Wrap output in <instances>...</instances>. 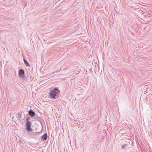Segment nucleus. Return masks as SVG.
I'll return each mask as SVG.
<instances>
[{
	"mask_svg": "<svg viewBox=\"0 0 152 152\" xmlns=\"http://www.w3.org/2000/svg\"><path fill=\"white\" fill-rule=\"evenodd\" d=\"M48 137V135L47 133H45L41 137V139L42 140H47Z\"/></svg>",
	"mask_w": 152,
	"mask_h": 152,
	"instance_id": "obj_4",
	"label": "nucleus"
},
{
	"mask_svg": "<svg viewBox=\"0 0 152 152\" xmlns=\"http://www.w3.org/2000/svg\"><path fill=\"white\" fill-rule=\"evenodd\" d=\"M26 128L27 130L30 132H31L33 129L31 128V123L29 121H26Z\"/></svg>",
	"mask_w": 152,
	"mask_h": 152,
	"instance_id": "obj_2",
	"label": "nucleus"
},
{
	"mask_svg": "<svg viewBox=\"0 0 152 152\" xmlns=\"http://www.w3.org/2000/svg\"><path fill=\"white\" fill-rule=\"evenodd\" d=\"M23 61H24V62L26 66H28L29 67H30V66L29 65V64L28 63V62L25 59H24Z\"/></svg>",
	"mask_w": 152,
	"mask_h": 152,
	"instance_id": "obj_5",
	"label": "nucleus"
},
{
	"mask_svg": "<svg viewBox=\"0 0 152 152\" xmlns=\"http://www.w3.org/2000/svg\"><path fill=\"white\" fill-rule=\"evenodd\" d=\"M31 117H33L35 115H29Z\"/></svg>",
	"mask_w": 152,
	"mask_h": 152,
	"instance_id": "obj_8",
	"label": "nucleus"
},
{
	"mask_svg": "<svg viewBox=\"0 0 152 152\" xmlns=\"http://www.w3.org/2000/svg\"><path fill=\"white\" fill-rule=\"evenodd\" d=\"M21 115H20V116H19V117H21Z\"/></svg>",
	"mask_w": 152,
	"mask_h": 152,
	"instance_id": "obj_10",
	"label": "nucleus"
},
{
	"mask_svg": "<svg viewBox=\"0 0 152 152\" xmlns=\"http://www.w3.org/2000/svg\"><path fill=\"white\" fill-rule=\"evenodd\" d=\"M28 114H35V113L32 110H30Z\"/></svg>",
	"mask_w": 152,
	"mask_h": 152,
	"instance_id": "obj_6",
	"label": "nucleus"
},
{
	"mask_svg": "<svg viewBox=\"0 0 152 152\" xmlns=\"http://www.w3.org/2000/svg\"><path fill=\"white\" fill-rule=\"evenodd\" d=\"M19 76L23 77L24 76V70L22 69H20L18 72Z\"/></svg>",
	"mask_w": 152,
	"mask_h": 152,
	"instance_id": "obj_3",
	"label": "nucleus"
},
{
	"mask_svg": "<svg viewBox=\"0 0 152 152\" xmlns=\"http://www.w3.org/2000/svg\"><path fill=\"white\" fill-rule=\"evenodd\" d=\"M60 92V91L56 87L49 93V96L50 98L55 99L58 97L57 94Z\"/></svg>",
	"mask_w": 152,
	"mask_h": 152,
	"instance_id": "obj_1",
	"label": "nucleus"
},
{
	"mask_svg": "<svg viewBox=\"0 0 152 152\" xmlns=\"http://www.w3.org/2000/svg\"><path fill=\"white\" fill-rule=\"evenodd\" d=\"M29 118H27V119H26V120L27 121H28V120H29Z\"/></svg>",
	"mask_w": 152,
	"mask_h": 152,
	"instance_id": "obj_9",
	"label": "nucleus"
},
{
	"mask_svg": "<svg viewBox=\"0 0 152 152\" xmlns=\"http://www.w3.org/2000/svg\"><path fill=\"white\" fill-rule=\"evenodd\" d=\"M127 146V145L126 144H125L123 145L122 146L121 148L122 149H124L126 148V146Z\"/></svg>",
	"mask_w": 152,
	"mask_h": 152,
	"instance_id": "obj_7",
	"label": "nucleus"
}]
</instances>
